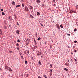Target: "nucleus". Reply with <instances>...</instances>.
Segmentation results:
<instances>
[{
	"label": "nucleus",
	"mask_w": 78,
	"mask_h": 78,
	"mask_svg": "<svg viewBox=\"0 0 78 78\" xmlns=\"http://www.w3.org/2000/svg\"><path fill=\"white\" fill-rule=\"evenodd\" d=\"M17 50H19V48H17Z\"/></svg>",
	"instance_id": "38"
},
{
	"label": "nucleus",
	"mask_w": 78,
	"mask_h": 78,
	"mask_svg": "<svg viewBox=\"0 0 78 78\" xmlns=\"http://www.w3.org/2000/svg\"><path fill=\"white\" fill-rule=\"evenodd\" d=\"M9 19L11 20V18H10V17H9Z\"/></svg>",
	"instance_id": "39"
},
{
	"label": "nucleus",
	"mask_w": 78,
	"mask_h": 78,
	"mask_svg": "<svg viewBox=\"0 0 78 78\" xmlns=\"http://www.w3.org/2000/svg\"><path fill=\"white\" fill-rule=\"evenodd\" d=\"M20 41H21L20 40H19H19H17V42H20Z\"/></svg>",
	"instance_id": "20"
},
{
	"label": "nucleus",
	"mask_w": 78,
	"mask_h": 78,
	"mask_svg": "<svg viewBox=\"0 0 78 78\" xmlns=\"http://www.w3.org/2000/svg\"><path fill=\"white\" fill-rule=\"evenodd\" d=\"M6 28V27H4V28Z\"/></svg>",
	"instance_id": "49"
},
{
	"label": "nucleus",
	"mask_w": 78,
	"mask_h": 78,
	"mask_svg": "<svg viewBox=\"0 0 78 78\" xmlns=\"http://www.w3.org/2000/svg\"><path fill=\"white\" fill-rule=\"evenodd\" d=\"M71 61H72V59H71Z\"/></svg>",
	"instance_id": "47"
},
{
	"label": "nucleus",
	"mask_w": 78,
	"mask_h": 78,
	"mask_svg": "<svg viewBox=\"0 0 78 78\" xmlns=\"http://www.w3.org/2000/svg\"><path fill=\"white\" fill-rule=\"evenodd\" d=\"M77 31V29H76L75 28L74 29V31L75 32V31Z\"/></svg>",
	"instance_id": "16"
},
{
	"label": "nucleus",
	"mask_w": 78,
	"mask_h": 78,
	"mask_svg": "<svg viewBox=\"0 0 78 78\" xmlns=\"http://www.w3.org/2000/svg\"><path fill=\"white\" fill-rule=\"evenodd\" d=\"M27 52L28 53V54H29V52H30V51L28 50H27Z\"/></svg>",
	"instance_id": "24"
},
{
	"label": "nucleus",
	"mask_w": 78,
	"mask_h": 78,
	"mask_svg": "<svg viewBox=\"0 0 78 78\" xmlns=\"http://www.w3.org/2000/svg\"><path fill=\"white\" fill-rule=\"evenodd\" d=\"M74 52H77V51H76V50H74Z\"/></svg>",
	"instance_id": "28"
},
{
	"label": "nucleus",
	"mask_w": 78,
	"mask_h": 78,
	"mask_svg": "<svg viewBox=\"0 0 78 78\" xmlns=\"http://www.w3.org/2000/svg\"><path fill=\"white\" fill-rule=\"evenodd\" d=\"M1 11H3V10L2 9H1Z\"/></svg>",
	"instance_id": "32"
},
{
	"label": "nucleus",
	"mask_w": 78,
	"mask_h": 78,
	"mask_svg": "<svg viewBox=\"0 0 78 78\" xmlns=\"http://www.w3.org/2000/svg\"><path fill=\"white\" fill-rule=\"evenodd\" d=\"M73 12H74V13H76V12L75 11H70V13H71V14H72V13H73Z\"/></svg>",
	"instance_id": "6"
},
{
	"label": "nucleus",
	"mask_w": 78,
	"mask_h": 78,
	"mask_svg": "<svg viewBox=\"0 0 78 78\" xmlns=\"http://www.w3.org/2000/svg\"><path fill=\"white\" fill-rule=\"evenodd\" d=\"M35 44H36V41L35 42Z\"/></svg>",
	"instance_id": "45"
},
{
	"label": "nucleus",
	"mask_w": 78,
	"mask_h": 78,
	"mask_svg": "<svg viewBox=\"0 0 78 78\" xmlns=\"http://www.w3.org/2000/svg\"><path fill=\"white\" fill-rule=\"evenodd\" d=\"M10 53H12V51L10 52Z\"/></svg>",
	"instance_id": "43"
},
{
	"label": "nucleus",
	"mask_w": 78,
	"mask_h": 78,
	"mask_svg": "<svg viewBox=\"0 0 78 78\" xmlns=\"http://www.w3.org/2000/svg\"><path fill=\"white\" fill-rule=\"evenodd\" d=\"M54 6H56V4H54Z\"/></svg>",
	"instance_id": "35"
},
{
	"label": "nucleus",
	"mask_w": 78,
	"mask_h": 78,
	"mask_svg": "<svg viewBox=\"0 0 78 78\" xmlns=\"http://www.w3.org/2000/svg\"><path fill=\"white\" fill-rule=\"evenodd\" d=\"M2 15H5V13L3 12H2Z\"/></svg>",
	"instance_id": "26"
},
{
	"label": "nucleus",
	"mask_w": 78,
	"mask_h": 78,
	"mask_svg": "<svg viewBox=\"0 0 78 78\" xmlns=\"http://www.w3.org/2000/svg\"><path fill=\"white\" fill-rule=\"evenodd\" d=\"M42 55V53L41 52H39L37 54V56H41Z\"/></svg>",
	"instance_id": "3"
},
{
	"label": "nucleus",
	"mask_w": 78,
	"mask_h": 78,
	"mask_svg": "<svg viewBox=\"0 0 78 78\" xmlns=\"http://www.w3.org/2000/svg\"><path fill=\"white\" fill-rule=\"evenodd\" d=\"M52 70H51V69L50 70V72H52Z\"/></svg>",
	"instance_id": "40"
},
{
	"label": "nucleus",
	"mask_w": 78,
	"mask_h": 78,
	"mask_svg": "<svg viewBox=\"0 0 78 78\" xmlns=\"http://www.w3.org/2000/svg\"><path fill=\"white\" fill-rule=\"evenodd\" d=\"M9 68L8 66L6 64H5V70H7Z\"/></svg>",
	"instance_id": "2"
},
{
	"label": "nucleus",
	"mask_w": 78,
	"mask_h": 78,
	"mask_svg": "<svg viewBox=\"0 0 78 78\" xmlns=\"http://www.w3.org/2000/svg\"><path fill=\"white\" fill-rule=\"evenodd\" d=\"M30 17L31 18H33V16H32V15H30Z\"/></svg>",
	"instance_id": "14"
},
{
	"label": "nucleus",
	"mask_w": 78,
	"mask_h": 78,
	"mask_svg": "<svg viewBox=\"0 0 78 78\" xmlns=\"http://www.w3.org/2000/svg\"><path fill=\"white\" fill-rule=\"evenodd\" d=\"M25 64H27V61L26 60L25 61Z\"/></svg>",
	"instance_id": "23"
},
{
	"label": "nucleus",
	"mask_w": 78,
	"mask_h": 78,
	"mask_svg": "<svg viewBox=\"0 0 78 78\" xmlns=\"http://www.w3.org/2000/svg\"><path fill=\"white\" fill-rule=\"evenodd\" d=\"M16 45L17 46H19V44L17 43V44H16Z\"/></svg>",
	"instance_id": "31"
},
{
	"label": "nucleus",
	"mask_w": 78,
	"mask_h": 78,
	"mask_svg": "<svg viewBox=\"0 0 78 78\" xmlns=\"http://www.w3.org/2000/svg\"><path fill=\"white\" fill-rule=\"evenodd\" d=\"M17 25H19V23H18V22H17Z\"/></svg>",
	"instance_id": "36"
},
{
	"label": "nucleus",
	"mask_w": 78,
	"mask_h": 78,
	"mask_svg": "<svg viewBox=\"0 0 78 78\" xmlns=\"http://www.w3.org/2000/svg\"><path fill=\"white\" fill-rule=\"evenodd\" d=\"M9 71H12L11 70V68H9Z\"/></svg>",
	"instance_id": "22"
},
{
	"label": "nucleus",
	"mask_w": 78,
	"mask_h": 78,
	"mask_svg": "<svg viewBox=\"0 0 78 78\" xmlns=\"http://www.w3.org/2000/svg\"><path fill=\"white\" fill-rule=\"evenodd\" d=\"M30 8H31V9H33V6H30Z\"/></svg>",
	"instance_id": "19"
},
{
	"label": "nucleus",
	"mask_w": 78,
	"mask_h": 78,
	"mask_svg": "<svg viewBox=\"0 0 78 78\" xmlns=\"http://www.w3.org/2000/svg\"><path fill=\"white\" fill-rule=\"evenodd\" d=\"M16 33H17L18 34L20 33V32H19V30H17L16 31Z\"/></svg>",
	"instance_id": "12"
},
{
	"label": "nucleus",
	"mask_w": 78,
	"mask_h": 78,
	"mask_svg": "<svg viewBox=\"0 0 78 78\" xmlns=\"http://www.w3.org/2000/svg\"><path fill=\"white\" fill-rule=\"evenodd\" d=\"M50 66H51V67H52V66H53L51 64H50Z\"/></svg>",
	"instance_id": "34"
},
{
	"label": "nucleus",
	"mask_w": 78,
	"mask_h": 78,
	"mask_svg": "<svg viewBox=\"0 0 78 78\" xmlns=\"http://www.w3.org/2000/svg\"><path fill=\"white\" fill-rule=\"evenodd\" d=\"M56 26H57V27L58 30H59L60 29V26H59V25H58V24H57L56 25Z\"/></svg>",
	"instance_id": "4"
},
{
	"label": "nucleus",
	"mask_w": 78,
	"mask_h": 78,
	"mask_svg": "<svg viewBox=\"0 0 78 78\" xmlns=\"http://www.w3.org/2000/svg\"><path fill=\"white\" fill-rule=\"evenodd\" d=\"M35 48H37V46H35Z\"/></svg>",
	"instance_id": "41"
},
{
	"label": "nucleus",
	"mask_w": 78,
	"mask_h": 78,
	"mask_svg": "<svg viewBox=\"0 0 78 78\" xmlns=\"http://www.w3.org/2000/svg\"><path fill=\"white\" fill-rule=\"evenodd\" d=\"M75 61H76H76H77V60L76 59H74Z\"/></svg>",
	"instance_id": "37"
},
{
	"label": "nucleus",
	"mask_w": 78,
	"mask_h": 78,
	"mask_svg": "<svg viewBox=\"0 0 78 78\" xmlns=\"http://www.w3.org/2000/svg\"><path fill=\"white\" fill-rule=\"evenodd\" d=\"M24 4H23H23H22V7H23H23H24Z\"/></svg>",
	"instance_id": "18"
},
{
	"label": "nucleus",
	"mask_w": 78,
	"mask_h": 78,
	"mask_svg": "<svg viewBox=\"0 0 78 78\" xmlns=\"http://www.w3.org/2000/svg\"><path fill=\"white\" fill-rule=\"evenodd\" d=\"M42 26H43V25H41Z\"/></svg>",
	"instance_id": "53"
},
{
	"label": "nucleus",
	"mask_w": 78,
	"mask_h": 78,
	"mask_svg": "<svg viewBox=\"0 0 78 78\" xmlns=\"http://www.w3.org/2000/svg\"><path fill=\"white\" fill-rule=\"evenodd\" d=\"M60 27L61 28H64V27H63V26H62V25H61Z\"/></svg>",
	"instance_id": "10"
},
{
	"label": "nucleus",
	"mask_w": 78,
	"mask_h": 78,
	"mask_svg": "<svg viewBox=\"0 0 78 78\" xmlns=\"http://www.w3.org/2000/svg\"><path fill=\"white\" fill-rule=\"evenodd\" d=\"M74 43H76L77 42V41H74Z\"/></svg>",
	"instance_id": "30"
},
{
	"label": "nucleus",
	"mask_w": 78,
	"mask_h": 78,
	"mask_svg": "<svg viewBox=\"0 0 78 78\" xmlns=\"http://www.w3.org/2000/svg\"><path fill=\"white\" fill-rule=\"evenodd\" d=\"M35 36H36V37H37V32L36 33V34L35 35Z\"/></svg>",
	"instance_id": "25"
},
{
	"label": "nucleus",
	"mask_w": 78,
	"mask_h": 78,
	"mask_svg": "<svg viewBox=\"0 0 78 78\" xmlns=\"http://www.w3.org/2000/svg\"><path fill=\"white\" fill-rule=\"evenodd\" d=\"M73 48H75V46H73Z\"/></svg>",
	"instance_id": "42"
},
{
	"label": "nucleus",
	"mask_w": 78,
	"mask_h": 78,
	"mask_svg": "<svg viewBox=\"0 0 78 78\" xmlns=\"http://www.w3.org/2000/svg\"><path fill=\"white\" fill-rule=\"evenodd\" d=\"M64 70H66V71H68V69H67V68H64Z\"/></svg>",
	"instance_id": "9"
},
{
	"label": "nucleus",
	"mask_w": 78,
	"mask_h": 78,
	"mask_svg": "<svg viewBox=\"0 0 78 78\" xmlns=\"http://www.w3.org/2000/svg\"><path fill=\"white\" fill-rule=\"evenodd\" d=\"M34 42H36V40H34Z\"/></svg>",
	"instance_id": "50"
},
{
	"label": "nucleus",
	"mask_w": 78,
	"mask_h": 78,
	"mask_svg": "<svg viewBox=\"0 0 78 78\" xmlns=\"http://www.w3.org/2000/svg\"><path fill=\"white\" fill-rule=\"evenodd\" d=\"M41 57H43V56L42 55L41 56Z\"/></svg>",
	"instance_id": "48"
},
{
	"label": "nucleus",
	"mask_w": 78,
	"mask_h": 78,
	"mask_svg": "<svg viewBox=\"0 0 78 78\" xmlns=\"http://www.w3.org/2000/svg\"><path fill=\"white\" fill-rule=\"evenodd\" d=\"M21 58L23 60L24 59V58H23V56H21Z\"/></svg>",
	"instance_id": "8"
},
{
	"label": "nucleus",
	"mask_w": 78,
	"mask_h": 78,
	"mask_svg": "<svg viewBox=\"0 0 78 78\" xmlns=\"http://www.w3.org/2000/svg\"><path fill=\"white\" fill-rule=\"evenodd\" d=\"M67 34V35H68V36H70V34Z\"/></svg>",
	"instance_id": "33"
},
{
	"label": "nucleus",
	"mask_w": 78,
	"mask_h": 78,
	"mask_svg": "<svg viewBox=\"0 0 78 78\" xmlns=\"http://www.w3.org/2000/svg\"><path fill=\"white\" fill-rule=\"evenodd\" d=\"M2 30L0 29V34H1L2 35Z\"/></svg>",
	"instance_id": "11"
},
{
	"label": "nucleus",
	"mask_w": 78,
	"mask_h": 78,
	"mask_svg": "<svg viewBox=\"0 0 78 78\" xmlns=\"http://www.w3.org/2000/svg\"><path fill=\"white\" fill-rule=\"evenodd\" d=\"M66 64H67V63H66L65 64V65H66Z\"/></svg>",
	"instance_id": "46"
},
{
	"label": "nucleus",
	"mask_w": 78,
	"mask_h": 78,
	"mask_svg": "<svg viewBox=\"0 0 78 78\" xmlns=\"http://www.w3.org/2000/svg\"><path fill=\"white\" fill-rule=\"evenodd\" d=\"M44 77L45 78H47V76H46V75H44Z\"/></svg>",
	"instance_id": "29"
},
{
	"label": "nucleus",
	"mask_w": 78,
	"mask_h": 78,
	"mask_svg": "<svg viewBox=\"0 0 78 78\" xmlns=\"http://www.w3.org/2000/svg\"><path fill=\"white\" fill-rule=\"evenodd\" d=\"M20 5H17L16 6V8H19V7H20Z\"/></svg>",
	"instance_id": "13"
},
{
	"label": "nucleus",
	"mask_w": 78,
	"mask_h": 78,
	"mask_svg": "<svg viewBox=\"0 0 78 78\" xmlns=\"http://www.w3.org/2000/svg\"><path fill=\"white\" fill-rule=\"evenodd\" d=\"M54 2H55V0L53 1Z\"/></svg>",
	"instance_id": "51"
},
{
	"label": "nucleus",
	"mask_w": 78,
	"mask_h": 78,
	"mask_svg": "<svg viewBox=\"0 0 78 78\" xmlns=\"http://www.w3.org/2000/svg\"><path fill=\"white\" fill-rule=\"evenodd\" d=\"M12 4H13V5H15V2H14L13 1L12 2Z\"/></svg>",
	"instance_id": "17"
},
{
	"label": "nucleus",
	"mask_w": 78,
	"mask_h": 78,
	"mask_svg": "<svg viewBox=\"0 0 78 78\" xmlns=\"http://www.w3.org/2000/svg\"><path fill=\"white\" fill-rule=\"evenodd\" d=\"M25 11H28V8H27V7H25Z\"/></svg>",
	"instance_id": "5"
},
{
	"label": "nucleus",
	"mask_w": 78,
	"mask_h": 78,
	"mask_svg": "<svg viewBox=\"0 0 78 78\" xmlns=\"http://www.w3.org/2000/svg\"><path fill=\"white\" fill-rule=\"evenodd\" d=\"M20 55H21V54H20Z\"/></svg>",
	"instance_id": "54"
},
{
	"label": "nucleus",
	"mask_w": 78,
	"mask_h": 78,
	"mask_svg": "<svg viewBox=\"0 0 78 78\" xmlns=\"http://www.w3.org/2000/svg\"><path fill=\"white\" fill-rule=\"evenodd\" d=\"M41 39V37H39V38L37 39L38 41H39Z\"/></svg>",
	"instance_id": "27"
},
{
	"label": "nucleus",
	"mask_w": 78,
	"mask_h": 78,
	"mask_svg": "<svg viewBox=\"0 0 78 78\" xmlns=\"http://www.w3.org/2000/svg\"><path fill=\"white\" fill-rule=\"evenodd\" d=\"M42 26H43V25H41Z\"/></svg>",
	"instance_id": "52"
},
{
	"label": "nucleus",
	"mask_w": 78,
	"mask_h": 78,
	"mask_svg": "<svg viewBox=\"0 0 78 78\" xmlns=\"http://www.w3.org/2000/svg\"><path fill=\"white\" fill-rule=\"evenodd\" d=\"M37 2H38V3H40V2H41V1H40L39 0H37Z\"/></svg>",
	"instance_id": "15"
},
{
	"label": "nucleus",
	"mask_w": 78,
	"mask_h": 78,
	"mask_svg": "<svg viewBox=\"0 0 78 78\" xmlns=\"http://www.w3.org/2000/svg\"><path fill=\"white\" fill-rule=\"evenodd\" d=\"M38 78H41V77H40V76H38Z\"/></svg>",
	"instance_id": "44"
},
{
	"label": "nucleus",
	"mask_w": 78,
	"mask_h": 78,
	"mask_svg": "<svg viewBox=\"0 0 78 78\" xmlns=\"http://www.w3.org/2000/svg\"><path fill=\"white\" fill-rule=\"evenodd\" d=\"M38 63H39V64H40V65H41V61H39Z\"/></svg>",
	"instance_id": "21"
},
{
	"label": "nucleus",
	"mask_w": 78,
	"mask_h": 78,
	"mask_svg": "<svg viewBox=\"0 0 78 78\" xmlns=\"http://www.w3.org/2000/svg\"><path fill=\"white\" fill-rule=\"evenodd\" d=\"M37 16H39V15H40V13L39 12H37Z\"/></svg>",
	"instance_id": "7"
},
{
	"label": "nucleus",
	"mask_w": 78,
	"mask_h": 78,
	"mask_svg": "<svg viewBox=\"0 0 78 78\" xmlns=\"http://www.w3.org/2000/svg\"><path fill=\"white\" fill-rule=\"evenodd\" d=\"M30 43V40L28 39H27L26 41V45H28L29 43Z\"/></svg>",
	"instance_id": "1"
}]
</instances>
